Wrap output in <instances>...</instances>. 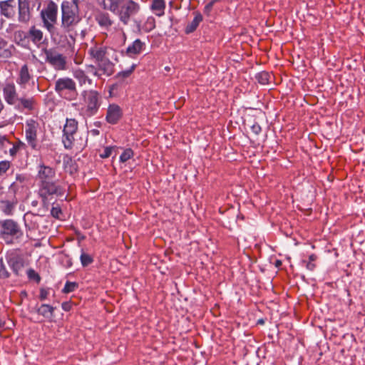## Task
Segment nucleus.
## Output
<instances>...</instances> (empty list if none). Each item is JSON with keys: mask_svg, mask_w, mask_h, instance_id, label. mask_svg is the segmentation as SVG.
Returning <instances> with one entry per match:
<instances>
[{"mask_svg": "<svg viewBox=\"0 0 365 365\" xmlns=\"http://www.w3.org/2000/svg\"><path fill=\"white\" fill-rule=\"evenodd\" d=\"M80 0L64 1L61 4V27L69 31L81 20L78 4Z\"/></svg>", "mask_w": 365, "mask_h": 365, "instance_id": "1", "label": "nucleus"}, {"mask_svg": "<svg viewBox=\"0 0 365 365\" xmlns=\"http://www.w3.org/2000/svg\"><path fill=\"white\" fill-rule=\"evenodd\" d=\"M40 16L43 27L49 32L51 37H53L56 31L55 24L58 20V5L50 0L46 6L41 11Z\"/></svg>", "mask_w": 365, "mask_h": 365, "instance_id": "2", "label": "nucleus"}, {"mask_svg": "<svg viewBox=\"0 0 365 365\" xmlns=\"http://www.w3.org/2000/svg\"><path fill=\"white\" fill-rule=\"evenodd\" d=\"M81 96L85 106L84 113L86 116L96 115L101 104V96L95 90H85L82 91Z\"/></svg>", "mask_w": 365, "mask_h": 365, "instance_id": "3", "label": "nucleus"}, {"mask_svg": "<svg viewBox=\"0 0 365 365\" xmlns=\"http://www.w3.org/2000/svg\"><path fill=\"white\" fill-rule=\"evenodd\" d=\"M55 91L66 99L73 100L77 96L76 82L68 77L60 78L55 83Z\"/></svg>", "mask_w": 365, "mask_h": 365, "instance_id": "4", "label": "nucleus"}, {"mask_svg": "<svg viewBox=\"0 0 365 365\" xmlns=\"http://www.w3.org/2000/svg\"><path fill=\"white\" fill-rule=\"evenodd\" d=\"M0 236L4 240H6L9 237L19 240L23 236V232L20 226L13 220L0 221Z\"/></svg>", "mask_w": 365, "mask_h": 365, "instance_id": "5", "label": "nucleus"}, {"mask_svg": "<svg viewBox=\"0 0 365 365\" xmlns=\"http://www.w3.org/2000/svg\"><path fill=\"white\" fill-rule=\"evenodd\" d=\"M46 58L45 61L50 64L56 71H65L67 69L66 57L54 49L43 50Z\"/></svg>", "mask_w": 365, "mask_h": 365, "instance_id": "6", "label": "nucleus"}, {"mask_svg": "<svg viewBox=\"0 0 365 365\" xmlns=\"http://www.w3.org/2000/svg\"><path fill=\"white\" fill-rule=\"evenodd\" d=\"M39 193L45 200L49 195L62 197L65 194V189L59 184L58 180L44 181L41 184Z\"/></svg>", "mask_w": 365, "mask_h": 365, "instance_id": "7", "label": "nucleus"}, {"mask_svg": "<svg viewBox=\"0 0 365 365\" xmlns=\"http://www.w3.org/2000/svg\"><path fill=\"white\" fill-rule=\"evenodd\" d=\"M78 130V122L71 118L67 119L63 128V143L66 149H71L74 145V134Z\"/></svg>", "mask_w": 365, "mask_h": 365, "instance_id": "8", "label": "nucleus"}, {"mask_svg": "<svg viewBox=\"0 0 365 365\" xmlns=\"http://www.w3.org/2000/svg\"><path fill=\"white\" fill-rule=\"evenodd\" d=\"M125 4L118 9L117 14L123 24L127 25L130 16L136 14L140 10V5L133 0H124Z\"/></svg>", "mask_w": 365, "mask_h": 365, "instance_id": "9", "label": "nucleus"}, {"mask_svg": "<svg viewBox=\"0 0 365 365\" xmlns=\"http://www.w3.org/2000/svg\"><path fill=\"white\" fill-rule=\"evenodd\" d=\"M38 128L39 123L36 120L29 119L26 121V139L33 149H36L37 147V131Z\"/></svg>", "mask_w": 365, "mask_h": 365, "instance_id": "10", "label": "nucleus"}, {"mask_svg": "<svg viewBox=\"0 0 365 365\" xmlns=\"http://www.w3.org/2000/svg\"><path fill=\"white\" fill-rule=\"evenodd\" d=\"M110 51L113 50L103 45L96 44L88 49V54L95 63L109 59Z\"/></svg>", "mask_w": 365, "mask_h": 365, "instance_id": "11", "label": "nucleus"}, {"mask_svg": "<svg viewBox=\"0 0 365 365\" xmlns=\"http://www.w3.org/2000/svg\"><path fill=\"white\" fill-rule=\"evenodd\" d=\"M30 0H18V21L20 23L27 24L31 19L33 9Z\"/></svg>", "mask_w": 365, "mask_h": 365, "instance_id": "12", "label": "nucleus"}, {"mask_svg": "<svg viewBox=\"0 0 365 365\" xmlns=\"http://www.w3.org/2000/svg\"><path fill=\"white\" fill-rule=\"evenodd\" d=\"M6 259L9 267L16 274L24 267V262L23 257L16 252H11L7 254Z\"/></svg>", "mask_w": 365, "mask_h": 365, "instance_id": "13", "label": "nucleus"}, {"mask_svg": "<svg viewBox=\"0 0 365 365\" xmlns=\"http://www.w3.org/2000/svg\"><path fill=\"white\" fill-rule=\"evenodd\" d=\"M3 96L6 102L11 106L16 104L19 97L16 86L13 83H6L3 88Z\"/></svg>", "mask_w": 365, "mask_h": 365, "instance_id": "14", "label": "nucleus"}, {"mask_svg": "<svg viewBox=\"0 0 365 365\" xmlns=\"http://www.w3.org/2000/svg\"><path fill=\"white\" fill-rule=\"evenodd\" d=\"M36 105L37 102L34 97L26 98L25 96H22L19 98L18 101L14 106L20 111L26 110L27 112H32L36 109Z\"/></svg>", "mask_w": 365, "mask_h": 365, "instance_id": "15", "label": "nucleus"}, {"mask_svg": "<svg viewBox=\"0 0 365 365\" xmlns=\"http://www.w3.org/2000/svg\"><path fill=\"white\" fill-rule=\"evenodd\" d=\"M27 64H24L19 69L16 78L17 84L22 88H26L33 76Z\"/></svg>", "mask_w": 365, "mask_h": 365, "instance_id": "16", "label": "nucleus"}, {"mask_svg": "<svg viewBox=\"0 0 365 365\" xmlns=\"http://www.w3.org/2000/svg\"><path fill=\"white\" fill-rule=\"evenodd\" d=\"M122 116V110L119 106L110 104L107 110L106 120L110 124H115Z\"/></svg>", "mask_w": 365, "mask_h": 365, "instance_id": "17", "label": "nucleus"}, {"mask_svg": "<svg viewBox=\"0 0 365 365\" xmlns=\"http://www.w3.org/2000/svg\"><path fill=\"white\" fill-rule=\"evenodd\" d=\"M38 177L42 184L44 181L53 180L56 177V171L49 166L41 165L38 168Z\"/></svg>", "mask_w": 365, "mask_h": 365, "instance_id": "18", "label": "nucleus"}, {"mask_svg": "<svg viewBox=\"0 0 365 365\" xmlns=\"http://www.w3.org/2000/svg\"><path fill=\"white\" fill-rule=\"evenodd\" d=\"M98 65L100 78L103 76L109 77L115 72V64L110 60H106L96 63Z\"/></svg>", "mask_w": 365, "mask_h": 365, "instance_id": "19", "label": "nucleus"}, {"mask_svg": "<svg viewBox=\"0 0 365 365\" xmlns=\"http://www.w3.org/2000/svg\"><path fill=\"white\" fill-rule=\"evenodd\" d=\"M27 36L28 38L35 45L38 46L43 42V31L35 26H32L29 28L27 32Z\"/></svg>", "mask_w": 365, "mask_h": 365, "instance_id": "20", "label": "nucleus"}, {"mask_svg": "<svg viewBox=\"0 0 365 365\" xmlns=\"http://www.w3.org/2000/svg\"><path fill=\"white\" fill-rule=\"evenodd\" d=\"M14 0H6L0 2L1 14L8 19H11L14 16Z\"/></svg>", "mask_w": 365, "mask_h": 365, "instance_id": "21", "label": "nucleus"}, {"mask_svg": "<svg viewBox=\"0 0 365 365\" xmlns=\"http://www.w3.org/2000/svg\"><path fill=\"white\" fill-rule=\"evenodd\" d=\"M145 48V43L140 39H136L126 49V54L132 58L139 55Z\"/></svg>", "mask_w": 365, "mask_h": 365, "instance_id": "22", "label": "nucleus"}, {"mask_svg": "<svg viewBox=\"0 0 365 365\" xmlns=\"http://www.w3.org/2000/svg\"><path fill=\"white\" fill-rule=\"evenodd\" d=\"M95 19L98 25L106 29H108L113 24L109 14L101 11L95 16Z\"/></svg>", "mask_w": 365, "mask_h": 365, "instance_id": "23", "label": "nucleus"}, {"mask_svg": "<svg viewBox=\"0 0 365 365\" xmlns=\"http://www.w3.org/2000/svg\"><path fill=\"white\" fill-rule=\"evenodd\" d=\"M73 75V77L78 81L80 86H83L86 85L91 86L93 84V80L88 77L85 71L81 68L74 70Z\"/></svg>", "mask_w": 365, "mask_h": 365, "instance_id": "24", "label": "nucleus"}, {"mask_svg": "<svg viewBox=\"0 0 365 365\" xmlns=\"http://www.w3.org/2000/svg\"><path fill=\"white\" fill-rule=\"evenodd\" d=\"M152 11L158 16H162L165 14V0H152L150 6Z\"/></svg>", "mask_w": 365, "mask_h": 365, "instance_id": "25", "label": "nucleus"}, {"mask_svg": "<svg viewBox=\"0 0 365 365\" xmlns=\"http://www.w3.org/2000/svg\"><path fill=\"white\" fill-rule=\"evenodd\" d=\"M194 15L195 17L193 20L190 23L187 24L185 27V31L186 34H190L195 31L203 19L202 15L199 12H195Z\"/></svg>", "mask_w": 365, "mask_h": 365, "instance_id": "26", "label": "nucleus"}, {"mask_svg": "<svg viewBox=\"0 0 365 365\" xmlns=\"http://www.w3.org/2000/svg\"><path fill=\"white\" fill-rule=\"evenodd\" d=\"M55 308L49 304H43L37 309V313L46 319H51L53 317Z\"/></svg>", "mask_w": 365, "mask_h": 365, "instance_id": "27", "label": "nucleus"}, {"mask_svg": "<svg viewBox=\"0 0 365 365\" xmlns=\"http://www.w3.org/2000/svg\"><path fill=\"white\" fill-rule=\"evenodd\" d=\"M12 46H8L7 43L0 38V57L9 58L12 56Z\"/></svg>", "mask_w": 365, "mask_h": 365, "instance_id": "28", "label": "nucleus"}, {"mask_svg": "<svg viewBox=\"0 0 365 365\" xmlns=\"http://www.w3.org/2000/svg\"><path fill=\"white\" fill-rule=\"evenodd\" d=\"M135 65L133 64L129 69L120 71L115 76L114 78L118 81L119 83H122L124 79L128 78L131 73L135 70Z\"/></svg>", "mask_w": 365, "mask_h": 365, "instance_id": "29", "label": "nucleus"}, {"mask_svg": "<svg viewBox=\"0 0 365 365\" xmlns=\"http://www.w3.org/2000/svg\"><path fill=\"white\" fill-rule=\"evenodd\" d=\"M14 38L16 41H18V43L24 46L26 43L29 42V38L27 36V32H24V31H18L14 34Z\"/></svg>", "mask_w": 365, "mask_h": 365, "instance_id": "30", "label": "nucleus"}, {"mask_svg": "<svg viewBox=\"0 0 365 365\" xmlns=\"http://www.w3.org/2000/svg\"><path fill=\"white\" fill-rule=\"evenodd\" d=\"M270 77V74L266 71L260 72L256 75V79L262 85L268 84Z\"/></svg>", "mask_w": 365, "mask_h": 365, "instance_id": "31", "label": "nucleus"}, {"mask_svg": "<svg viewBox=\"0 0 365 365\" xmlns=\"http://www.w3.org/2000/svg\"><path fill=\"white\" fill-rule=\"evenodd\" d=\"M80 259L82 266L84 267L91 264L93 261V257L88 254L85 253L84 252H81Z\"/></svg>", "mask_w": 365, "mask_h": 365, "instance_id": "32", "label": "nucleus"}, {"mask_svg": "<svg viewBox=\"0 0 365 365\" xmlns=\"http://www.w3.org/2000/svg\"><path fill=\"white\" fill-rule=\"evenodd\" d=\"M78 287V284L74 282H66L62 292L63 293H70L74 292Z\"/></svg>", "mask_w": 365, "mask_h": 365, "instance_id": "33", "label": "nucleus"}, {"mask_svg": "<svg viewBox=\"0 0 365 365\" xmlns=\"http://www.w3.org/2000/svg\"><path fill=\"white\" fill-rule=\"evenodd\" d=\"M25 180L26 178L24 175H17L16 178V181L11 185L10 189L15 192L16 190L19 189V186L21 185V184L25 181Z\"/></svg>", "mask_w": 365, "mask_h": 365, "instance_id": "34", "label": "nucleus"}, {"mask_svg": "<svg viewBox=\"0 0 365 365\" xmlns=\"http://www.w3.org/2000/svg\"><path fill=\"white\" fill-rule=\"evenodd\" d=\"M108 1L110 3L109 11L113 14H115L117 11H118L120 5L123 1V0H108Z\"/></svg>", "mask_w": 365, "mask_h": 365, "instance_id": "35", "label": "nucleus"}, {"mask_svg": "<svg viewBox=\"0 0 365 365\" xmlns=\"http://www.w3.org/2000/svg\"><path fill=\"white\" fill-rule=\"evenodd\" d=\"M87 72L92 73L94 76L100 79V73L98 72V65L95 64H87L86 65Z\"/></svg>", "mask_w": 365, "mask_h": 365, "instance_id": "36", "label": "nucleus"}, {"mask_svg": "<svg viewBox=\"0 0 365 365\" xmlns=\"http://www.w3.org/2000/svg\"><path fill=\"white\" fill-rule=\"evenodd\" d=\"M133 155V151L130 148L125 149L120 156V160L125 163L130 159Z\"/></svg>", "mask_w": 365, "mask_h": 365, "instance_id": "37", "label": "nucleus"}, {"mask_svg": "<svg viewBox=\"0 0 365 365\" xmlns=\"http://www.w3.org/2000/svg\"><path fill=\"white\" fill-rule=\"evenodd\" d=\"M10 276L9 272L6 268V266L4 263L3 259H0V278L1 279H6Z\"/></svg>", "mask_w": 365, "mask_h": 365, "instance_id": "38", "label": "nucleus"}, {"mask_svg": "<svg viewBox=\"0 0 365 365\" xmlns=\"http://www.w3.org/2000/svg\"><path fill=\"white\" fill-rule=\"evenodd\" d=\"M1 203L4 205V212L8 215H11L14 209V205L8 200L1 201Z\"/></svg>", "mask_w": 365, "mask_h": 365, "instance_id": "39", "label": "nucleus"}, {"mask_svg": "<svg viewBox=\"0 0 365 365\" xmlns=\"http://www.w3.org/2000/svg\"><path fill=\"white\" fill-rule=\"evenodd\" d=\"M11 167V163L8 160H2L0 162V175L5 174Z\"/></svg>", "mask_w": 365, "mask_h": 365, "instance_id": "40", "label": "nucleus"}, {"mask_svg": "<svg viewBox=\"0 0 365 365\" xmlns=\"http://www.w3.org/2000/svg\"><path fill=\"white\" fill-rule=\"evenodd\" d=\"M27 275H28V277L31 279H34L36 280L37 282H38L41 279V277L40 276L38 275V273H36L34 269H29L28 271H27Z\"/></svg>", "mask_w": 365, "mask_h": 365, "instance_id": "41", "label": "nucleus"}, {"mask_svg": "<svg viewBox=\"0 0 365 365\" xmlns=\"http://www.w3.org/2000/svg\"><path fill=\"white\" fill-rule=\"evenodd\" d=\"M51 214L53 217L61 219V216L62 215L61 209L59 207H53L51 210Z\"/></svg>", "mask_w": 365, "mask_h": 365, "instance_id": "42", "label": "nucleus"}, {"mask_svg": "<svg viewBox=\"0 0 365 365\" xmlns=\"http://www.w3.org/2000/svg\"><path fill=\"white\" fill-rule=\"evenodd\" d=\"M113 148V147H106L105 148L103 152L100 154L101 158H107L111 155L112 150Z\"/></svg>", "mask_w": 365, "mask_h": 365, "instance_id": "43", "label": "nucleus"}, {"mask_svg": "<svg viewBox=\"0 0 365 365\" xmlns=\"http://www.w3.org/2000/svg\"><path fill=\"white\" fill-rule=\"evenodd\" d=\"M8 145H11V142H10L6 135H0V147L6 148Z\"/></svg>", "mask_w": 365, "mask_h": 365, "instance_id": "44", "label": "nucleus"}, {"mask_svg": "<svg viewBox=\"0 0 365 365\" xmlns=\"http://www.w3.org/2000/svg\"><path fill=\"white\" fill-rule=\"evenodd\" d=\"M97 4L103 9L108 10L110 8V3H106V0H97Z\"/></svg>", "mask_w": 365, "mask_h": 365, "instance_id": "45", "label": "nucleus"}, {"mask_svg": "<svg viewBox=\"0 0 365 365\" xmlns=\"http://www.w3.org/2000/svg\"><path fill=\"white\" fill-rule=\"evenodd\" d=\"M48 295V291L46 289H40V294H39V299L43 301L45 300Z\"/></svg>", "mask_w": 365, "mask_h": 365, "instance_id": "46", "label": "nucleus"}, {"mask_svg": "<svg viewBox=\"0 0 365 365\" xmlns=\"http://www.w3.org/2000/svg\"><path fill=\"white\" fill-rule=\"evenodd\" d=\"M251 130L255 134L258 135L261 132L262 128L260 125L256 123L252 125Z\"/></svg>", "mask_w": 365, "mask_h": 365, "instance_id": "47", "label": "nucleus"}, {"mask_svg": "<svg viewBox=\"0 0 365 365\" xmlns=\"http://www.w3.org/2000/svg\"><path fill=\"white\" fill-rule=\"evenodd\" d=\"M302 263L305 264L306 267L310 271L314 270L316 267V264L313 263V262H307L306 260H303Z\"/></svg>", "mask_w": 365, "mask_h": 365, "instance_id": "48", "label": "nucleus"}, {"mask_svg": "<svg viewBox=\"0 0 365 365\" xmlns=\"http://www.w3.org/2000/svg\"><path fill=\"white\" fill-rule=\"evenodd\" d=\"M11 145H12V147L9 149V154H10V155L14 157L16 155L17 152L19 150V148L15 145V144L11 143Z\"/></svg>", "mask_w": 365, "mask_h": 365, "instance_id": "49", "label": "nucleus"}, {"mask_svg": "<svg viewBox=\"0 0 365 365\" xmlns=\"http://www.w3.org/2000/svg\"><path fill=\"white\" fill-rule=\"evenodd\" d=\"M61 307L62 309L66 312H68L71 308V304L68 302H63Z\"/></svg>", "mask_w": 365, "mask_h": 365, "instance_id": "50", "label": "nucleus"}, {"mask_svg": "<svg viewBox=\"0 0 365 365\" xmlns=\"http://www.w3.org/2000/svg\"><path fill=\"white\" fill-rule=\"evenodd\" d=\"M88 133L93 136H97L100 134V131L98 129H92Z\"/></svg>", "mask_w": 365, "mask_h": 365, "instance_id": "51", "label": "nucleus"}, {"mask_svg": "<svg viewBox=\"0 0 365 365\" xmlns=\"http://www.w3.org/2000/svg\"><path fill=\"white\" fill-rule=\"evenodd\" d=\"M9 122L8 120H4L0 122V128H2L5 126H6Z\"/></svg>", "mask_w": 365, "mask_h": 365, "instance_id": "52", "label": "nucleus"}, {"mask_svg": "<svg viewBox=\"0 0 365 365\" xmlns=\"http://www.w3.org/2000/svg\"><path fill=\"white\" fill-rule=\"evenodd\" d=\"M15 145L19 148V150H20L21 148L24 146V143L19 140L18 143H15Z\"/></svg>", "mask_w": 365, "mask_h": 365, "instance_id": "53", "label": "nucleus"}, {"mask_svg": "<svg viewBox=\"0 0 365 365\" xmlns=\"http://www.w3.org/2000/svg\"><path fill=\"white\" fill-rule=\"evenodd\" d=\"M317 257L314 254H312L309 257V261L314 262L317 259Z\"/></svg>", "mask_w": 365, "mask_h": 365, "instance_id": "54", "label": "nucleus"}, {"mask_svg": "<svg viewBox=\"0 0 365 365\" xmlns=\"http://www.w3.org/2000/svg\"><path fill=\"white\" fill-rule=\"evenodd\" d=\"M3 108H4V104H3L2 101H1V100L0 99V113L1 112Z\"/></svg>", "mask_w": 365, "mask_h": 365, "instance_id": "55", "label": "nucleus"}, {"mask_svg": "<svg viewBox=\"0 0 365 365\" xmlns=\"http://www.w3.org/2000/svg\"><path fill=\"white\" fill-rule=\"evenodd\" d=\"M279 265H281V262L280 261H277L276 266L278 267Z\"/></svg>", "mask_w": 365, "mask_h": 365, "instance_id": "56", "label": "nucleus"}, {"mask_svg": "<svg viewBox=\"0 0 365 365\" xmlns=\"http://www.w3.org/2000/svg\"><path fill=\"white\" fill-rule=\"evenodd\" d=\"M116 86H117V85H116V84H114V85H113V86H112L111 88H112V89H113V88H114L115 87H116Z\"/></svg>", "mask_w": 365, "mask_h": 365, "instance_id": "57", "label": "nucleus"}, {"mask_svg": "<svg viewBox=\"0 0 365 365\" xmlns=\"http://www.w3.org/2000/svg\"><path fill=\"white\" fill-rule=\"evenodd\" d=\"M3 326V323L0 321V327Z\"/></svg>", "mask_w": 365, "mask_h": 365, "instance_id": "58", "label": "nucleus"}, {"mask_svg": "<svg viewBox=\"0 0 365 365\" xmlns=\"http://www.w3.org/2000/svg\"><path fill=\"white\" fill-rule=\"evenodd\" d=\"M6 242H7V243H11V242H12V241H7Z\"/></svg>", "mask_w": 365, "mask_h": 365, "instance_id": "59", "label": "nucleus"}]
</instances>
